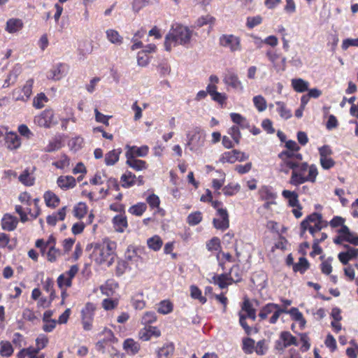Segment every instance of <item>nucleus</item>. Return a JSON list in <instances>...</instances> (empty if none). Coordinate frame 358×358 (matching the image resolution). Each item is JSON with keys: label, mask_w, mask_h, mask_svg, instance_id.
Masks as SVG:
<instances>
[{"label": "nucleus", "mask_w": 358, "mask_h": 358, "mask_svg": "<svg viewBox=\"0 0 358 358\" xmlns=\"http://www.w3.org/2000/svg\"><path fill=\"white\" fill-rule=\"evenodd\" d=\"M147 244L149 248L154 251H158L161 249L163 242L162 238L159 236H154L147 241Z\"/></svg>", "instance_id": "42"}, {"label": "nucleus", "mask_w": 358, "mask_h": 358, "mask_svg": "<svg viewBox=\"0 0 358 358\" xmlns=\"http://www.w3.org/2000/svg\"><path fill=\"white\" fill-rule=\"evenodd\" d=\"M231 120L239 127L244 129L249 127V123L246 118L239 113H231L230 114Z\"/></svg>", "instance_id": "38"}, {"label": "nucleus", "mask_w": 358, "mask_h": 358, "mask_svg": "<svg viewBox=\"0 0 358 358\" xmlns=\"http://www.w3.org/2000/svg\"><path fill=\"white\" fill-rule=\"evenodd\" d=\"M147 206L144 203H138L136 205L131 206L128 211L131 215L141 216L146 210Z\"/></svg>", "instance_id": "47"}, {"label": "nucleus", "mask_w": 358, "mask_h": 358, "mask_svg": "<svg viewBox=\"0 0 358 358\" xmlns=\"http://www.w3.org/2000/svg\"><path fill=\"white\" fill-rule=\"evenodd\" d=\"M187 145L192 151H196L203 146L206 135L203 130L195 128L187 134Z\"/></svg>", "instance_id": "6"}, {"label": "nucleus", "mask_w": 358, "mask_h": 358, "mask_svg": "<svg viewBox=\"0 0 358 358\" xmlns=\"http://www.w3.org/2000/svg\"><path fill=\"white\" fill-rule=\"evenodd\" d=\"M240 190V185L238 184H229L222 189L223 193L226 196H232Z\"/></svg>", "instance_id": "58"}, {"label": "nucleus", "mask_w": 358, "mask_h": 358, "mask_svg": "<svg viewBox=\"0 0 358 358\" xmlns=\"http://www.w3.org/2000/svg\"><path fill=\"white\" fill-rule=\"evenodd\" d=\"M150 62V57L148 55L145 54V52H138L137 54V64L139 66L145 67Z\"/></svg>", "instance_id": "60"}, {"label": "nucleus", "mask_w": 358, "mask_h": 358, "mask_svg": "<svg viewBox=\"0 0 358 358\" xmlns=\"http://www.w3.org/2000/svg\"><path fill=\"white\" fill-rule=\"evenodd\" d=\"M157 316L155 312L148 311L144 313L141 319V323L143 324H148L155 322Z\"/></svg>", "instance_id": "63"}, {"label": "nucleus", "mask_w": 358, "mask_h": 358, "mask_svg": "<svg viewBox=\"0 0 358 358\" xmlns=\"http://www.w3.org/2000/svg\"><path fill=\"white\" fill-rule=\"evenodd\" d=\"M57 285L61 289H66L70 287L72 285V281L67 277L66 275L61 274L57 278Z\"/></svg>", "instance_id": "56"}, {"label": "nucleus", "mask_w": 358, "mask_h": 358, "mask_svg": "<svg viewBox=\"0 0 358 358\" xmlns=\"http://www.w3.org/2000/svg\"><path fill=\"white\" fill-rule=\"evenodd\" d=\"M17 218L10 214H6L1 220L3 229L8 231H13L17 227Z\"/></svg>", "instance_id": "19"}, {"label": "nucleus", "mask_w": 358, "mask_h": 358, "mask_svg": "<svg viewBox=\"0 0 358 358\" xmlns=\"http://www.w3.org/2000/svg\"><path fill=\"white\" fill-rule=\"evenodd\" d=\"M213 282L218 285L220 288H225L227 286V280H229L228 274H221L219 275H214L213 278Z\"/></svg>", "instance_id": "54"}, {"label": "nucleus", "mask_w": 358, "mask_h": 358, "mask_svg": "<svg viewBox=\"0 0 358 358\" xmlns=\"http://www.w3.org/2000/svg\"><path fill=\"white\" fill-rule=\"evenodd\" d=\"M292 169V175L289 179V183L294 186H299L306 182H314L318 175L316 166L312 164L309 166L307 162L294 163L289 167Z\"/></svg>", "instance_id": "1"}, {"label": "nucleus", "mask_w": 358, "mask_h": 358, "mask_svg": "<svg viewBox=\"0 0 358 358\" xmlns=\"http://www.w3.org/2000/svg\"><path fill=\"white\" fill-rule=\"evenodd\" d=\"M285 313L289 314L294 320L299 322L300 327L301 328H303L305 327L306 321L304 319L302 313L298 310V308H292L289 310H287Z\"/></svg>", "instance_id": "36"}, {"label": "nucleus", "mask_w": 358, "mask_h": 358, "mask_svg": "<svg viewBox=\"0 0 358 358\" xmlns=\"http://www.w3.org/2000/svg\"><path fill=\"white\" fill-rule=\"evenodd\" d=\"M241 310L245 312L246 317H248L253 321L255 320L257 316H256V310L252 307V303H250V300L248 299H245L243 303Z\"/></svg>", "instance_id": "33"}, {"label": "nucleus", "mask_w": 358, "mask_h": 358, "mask_svg": "<svg viewBox=\"0 0 358 358\" xmlns=\"http://www.w3.org/2000/svg\"><path fill=\"white\" fill-rule=\"evenodd\" d=\"M217 217L213 220V226L217 229L224 231L229 227V214L227 209H220L216 213Z\"/></svg>", "instance_id": "12"}, {"label": "nucleus", "mask_w": 358, "mask_h": 358, "mask_svg": "<svg viewBox=\"0 0 358 358\" xmlns=\"http://www.w3.org/2000/svg\"><path fill=\"white\" fill-rule=\"evenodd\" d=\"M61 251L59 249H56L55 247L51 245V247L48 248V251L47 252V259L49 262H54L57 260V257L61 256Z\"/></svg>", "instance_id": "57"}, {"label": "nucleus", "mask_w": 358, "mask_h": 358, "mask_svg": "<svg viewBox=\"0 0 358 358\" xmlns=\"http://www.w3.org/2000/svg\"><path fill=\"white\" fill-rule=\"evenodd\" d=\"M282 195L288 201L290 206L295 207L300 205L296 192L285 189L282 191Z\"/></svg>", "instance_id": "35"}, {"label": "nucleus", "mask_w": 358, "mask_h": 358, "mask_svg": "<svg viewBox=\"0 0 358 358\" xmlns=\"http://www.w3.org/2000/svg\"><path fill=\"white\" fill-rule=\"evenodd\" d=\"M84 144V139L80 136L72 138L69 142V147L74 152L80 150Z\"/></svg>", "instance_id": "43"}, {"label": "nucleus", "mask_w": 358, "mask_h": 358, "mask_svg": "<svg viewBox=\"0 0 358 358\" xmlns=\"http://www.w3.org/2000/svg\"><path fill=\"white\" fill-rule=\"evenodd\" d=\"M87 207L85 203H78L73 208V215L78 219L83 218L87 213Z\"/></svg>", "instance_id": "48"}, {"label": "nucleus", "mask_w": 358, "mask_h": 358, "mask_svg": "<svg viewBox=\"0 0 358 358\" xmlns=\"http://www.w3.org/2000/svg\"><path fill=\"white\" fill-rule=\"evenodd\" d=\"M43 199L45 205L48 207L55 208L59 206L60 199L52 191H46L43 194Z\"/></svg>", "instance_id": "22"}, {"label": "nucleus", "mask_w": 358, "mask_h": 358, "mask_svg": "<svg viewBox=\"0 0 358 358\" xmlns=\"http://www.w3.org/2000/svg\"><path fill=\"white\" fill-rule=\"evenodd\" d=\"M141 249L129 246L125 253V258L127 261L131 262L132 264H135L136 266H138L140 263H143V259L141 257Z\"/></svg>", "instance_id": "17"}, {"label": "nucleus", "mask_w": 358, "mask_h": 358, "mask_svg": "<svg viewBox=\"0 0 358 358\" xmlns=\"http://www.w3.org/2000/svg\"><path fill=\"white\" fill-rule=\"evenodd\" d=\"M202 214L200 211L190 213L187 217V222L190 226H195L202 221Z\"/></svg>", "instance_id": "46"}, {"label": "nucleus", "mask_w": 358, "mask_h": 358, "mask_svg": "<svg viewBox=\"0 0 358 358\" xmlns=\"http://www.w3.org/2000/svg\"><path fill=\"white\" fill-rule=\"evenodd\" d=\"M158 313L166 315L173 311V304L171 301L164 300L161 301L157 308Z\"/></svg>", "instance_id": "45"}, {"label": "nucleus", "mask_w": 358, "mask_h": 358, "mask_svg": "<svg viewBox=\"0 0 358 358\" xmlns=\"http://www.w3.org/2000/svg\"><path fill=\"white\" fill-rule=\"evenodd\" d=\"M122 153L121 149H114L105 155V164L107 166H113L118 162L120 155Z\"/></svg>", "instance_id": "28"}, {"label": "nucleus", "mask_w": 358, "mask_h": 358, "mask_svg": "<svg viewBox=\"0 0 358 358\" xmlns=\"http://www.w3.org/2000/svg\"><path fill=\"white\" fill-rule=\"evenodd\" d=\"M190 292L192 298L198 299L203 304L206 302V297L201 295V291L196 286L192 285L190 287Z\"/></svg>", "instance_id": "55"}, {"label": "nucleus", "mask_w": 358, "mask_h": 358, "mask_svg": "<svg viewBox=\"0 0 358 358\" xmlns=\"http://www.w3.org/2000/svg\"><path fill=\"white\" fill-rule=\"evenodd\" d=\"M275 104L277 106V110L282 118L287 120L292 117L291 110L287 108L284 102L277 101Z\"/></svg>", "instance_id": "41"}, {"label": "nucleus", "mask_w": 358, "mask_h": 358, "mask_svg": "<svg viewBox=\"0 0 358 358\" xmlns=\"http://www.w3.org/2000/svg\"><path fill=\"white\" fill-rule=\"evenodd\" d=\"M268 350V345L265 340L258 341L255 347V351L259 355H264Z\"/></svg>", "instance_id": "64"}, {"label": "nucleus", "mask_w": 358, "mask_h": 358, "mask_svg": "<svg viewBox=\"0 0 358 358\" xmlns=\"http://www.w3.org/2000/svg\"><path fill=\"white\" fill-rule=\"evenodd\" d=\"M260 199L263 201L275 200L277 197L276 193H275L272 188L268 186H263L259 190Z\"/></svg>", "instance_id": "30"}, {"label": "nucleus", "mask_w": 358, "mask_h": 358, "mask_svg": "<svg viewBox=\"0 0 358 358\" xmlns=\"http://www.w3.org/2000/svg\"><path fill=\"white\" fill-rule=\"evenodd\" d=\"M127 152L125 153L126 158L131 157V158L143 157H145L149 152V148L148 145H143L141 147L137 146H129L127 145Z\"/></svg>", "instance_id": "14"}, {"label": "nucleus", "mask_w": 358, "mask_h": 358, "mask_svg": "<svg viewBox=\"0 0 358 358\" xmlns=\"http://www.w3.org/2000/svg\"><path fill=\"white\" fill-rule=\"evenodd\" d=\"M93 248L91 255L94 260L99 264L108 262V264H112L114 252L116 248V243L108 239H104L101 242L91 243L87 248Z\"/></svg>", "instance_id": "3"}, {"label": "nucleus", "mask_w": 358, "mask_h": 358, "mask_svg": "<svg viewBox=\"0 0 358 358\" xmlns=\"http://www.w3.org/2000/svg\"><path fill=\"white\" fill-rule=\"evenodd\" d=\"M309 267V263L305 257H300L299 262L293 265V270L295 272L303 273Z\"/></svg>", "instance_id": "44"}, {"label": "nucleus", "mask_w": 358, "mask_h": 358, "mask_svg": "<svg viewBox=\"0 0 358 358\" xmlns=\"http://www.w3.org/2000/svg\"><path fill=\"white\" fill-rule=\"evenodd\" d=\"M255 341L248 338L243 341V350L246 353H252L255 350Z\"/></svg>", "instance_id": "62"}, {"label": "nucleus", "mask_w": 358, "mask_h": 358, "mask_svg": "<svg viewBox=\"0 0 358 358\" xmlns=\"http://www.w3.org/2000/svg\"><path fill=\"white\" fill-rule=\"evenodd\" d=\"M113 222L115 230L118 232H123L127 227V217L122 214L115 216Z\"/></svg>", "instance_id": "29"}, {"label": "nucleus", "mask_w": 358, "mask_h": 358, "mask_svg": "<svg viewBox=\"0 0 358 358\" xmlns=\"http://www.w3.org/2000/svg\"><path fill=\"white\" fill-rule=\"evenodd\" d=\"M223 82L226 85L231 87L236 91L242 92L243 90V86L238 75L234 72L228 71L224 77Z\"/></svg>", "instance_id": "13"}, {"label": "nucleus", "mask_w": 358, "mask_h": 358, "mask_svg": "<svg viewBox=\"0 0 358 358\" xmlns=\"http://www.w3.org/2000/svg\"><path fill=\"white\" fill-rule=\"evenodd\" d=\"M64 146L63 139L61 136H57L50 140L44 148L45 152H53L59 150Z\"/></svg>", "instance_id": "20"}, {"label": "nucleus", "mask_w": 358, "mask_h": 358, "mask_svg": "<svg viewBox=\"0 0 358 358\" xmlns=\"http://www.w3.org/2000/svg\"><path fill=\"white\" fill-rule=\"evenodd\" d=\"M13 348L9 341L0 342V355L2 357H9L13 353Z\"/></svg>", "instance_id": "40"}, {"label": "nucleus", "mask_w": 358, "mask_h": 358, "mask_svg": "<svg viewBox=\"0 0 358 358\" xmlns=\"http://www.w3.org/2000/svg\"><path fill=\"white\" fill-rule=\"evenodd\" d=\"M298 151L287 150L281 152L278 157L281 159L283 164H285L287 167L291 166H293L294 163L302 161V155L297 152Z\"/></svg>", "instance_id": "11"}, {"label": "nucleus", "mask_w": 358, "mask_h": 358, "mask_svg": "<svg viewBox=\"0 0 358 358\" xmlns=\"http://www.w3.org/2000/svg\"><path fill=\"white\" fill-rule=\"evenodd\" d=\"M6 147L10 150L18 149L21 146V138L13 131L7 132L5 137Z\"/></svg>", "instance_id": "16"}, {"label": "nucleus", "mask_w": 358, "mask_h": 358, "mask_svg": "<svg viewBox=\"0 0 358 358\" xmlns=\"http://www.w3.org/2000/svg\"><path fill=\"white\" fill-rule=\"evenodd\" d=\"M292 86L297 92H304L308 90L309 83L302 78H294L292 80Z\"/></svg>", "instance_id": "34"}, {"label": "nucleus", "mask_w": 358, "mask_h": 358, "mask_svg": "<svg viewBox=\"0 0 358 358\" xmlns=\"http://www.w3.org/2000/svg\"><path fill=\"white\" fill-rule=\"evenodd\" d=\"M122 186L129 188L136 184V176L131 171H126L120 178Z\"/></svg>", "instance_id": "27"}, {"label": "nucleus", "mask_w": 358, "mask_h": 358, "mask_svg": "<svg viewBox=\"0 0 358 358\" xmlns=\"http://www.w3.org/2000/svg\"><path fill=\"white\" fill-rule=\"evenodd\" d=\"M253 103L259 112L264 111L266 109V101L261 95L254 96Z\"/></svg>", "instance_id": "52"}, {"label": "nucleus", "mask_w": 358, "mask_h": 358, "mask_svg": "<svg viewBox=\"0 0 358 358\" xmlns=\"http://www.w3.org/2000/svg\"><path fill=\"white\" fill-rule=\"evenodd\" d=\"M34 122L41 127L49 128L57 122L55 121L54 112L50 109L43 110L34 118Z\"/></svg>", "instance_id": "10"}, {"label": "nucleus", "mask_w": 358, "mask_h": 358, "mask_svg": "<svg viewBox=\"0 0 358 358\" xmlns=\"http://www.w3.org/2000/svg\"><path fill=\"white\" fill-rule=\"evenodd\" d=\"M140 344L132 338H127L123 343V349L130 355H136L140 350Z\"/></svg>", "instance_id": "23"}, {"label": "nucleus", "mask_w": 358, "mask_h": 358, "mask_svg": "<svg viewBox=\"0 0 358 358\" xmlns=\"http://www.w3.org/2000/svg\"><path fill=\"white\" fill-rule=\"evenodd\" d=\"M95 310V307L94 304L91 303H87L85 308L82 310L81 314H82V318L84 317H90L93 318L94 316V311Z\"/></svg>", "instance_id": "59"}, {"label": "nucleus", "mask_w": 358, "mask_h": 358, "mask_svg": "<svg viewBox=\"0 0 358 358\" xmlns=\"http://www.w3.org/2000/svg\"><path fill=\"white\" fill-rule=\"evenodd\" d=\"M99 335L103 336V338L96 343V349L97 351L104 354L106 346L117 343V339L113 332L106 327L103 329Z\"/></svg>", "instance_id": "7"}, {"label": "nucleus", "mask_w": 358, "mask_h": 358, "mask_svg": "<svg viewBox=\"0 0 358 358\" xmlns=\"http://www.w3.org/2000/svg\"><path fill=\"white\" fill-rule=\"evenodd\" d=\"M126 164L136 171L145 170L148 168V164L145 161L131 158V157L127 158Z\"/></svg>", "instance_id": "24"}, {"label": "nucleus", "mask_w": 358, "mask_h": 358, "mask_svg": "<svg viewBox=\"0 0 358 358\" xmlns=\"http://www.w3.org/2000/svg\"><path fill=\"white\" fill-rule=\"evenodd\" d=\"M66 70V68L64 64H59L50 71V78L54 80H59L64 76Z\"/></svg>", "instance_id": "31"}, {"label": "nucleus", "mask_w": 358, "mask_h": 358, "mask_svg": "<svg viewBox=\"0 0 358 358\" xmlns=\"http://www.w3.org/2000/svg\"><path fill=\"white\" fill-rule=\"evenodd\" d=\"M161 336V331L156 327L148 326L143 328L138 333L140 339L148 341L152 338H158Z\"/></svg>", "instance_id": "15"}, {"label": "nucleus", "mask_w": 358, "mask_h": 358, "mask_svg": "<svg viewBox=\"0 0 358 358\" xmlns=\"http://www.w3.org/2000/svg\"><path fill=\"white\" fill-rule=\"evenodd\" d=\"M173 343H166L157 351V358H171L174 352Z\"/></svg>", "instance_id": "25"}, {"label": "nucleus", "mask_w": 358, "mask_h": 358, "mask_svg": "<svg viewBox=\"0 0 358 358\" xmlns=\"http://www.w3.org/2000/svg\"><path fill=\"white\" fill-rule=\"evenodd\" d=\"M57 184L63 190L73 188L76 185V179L71 176H61L57 178Z\"/></svg>", "instance_id": "18"}, {"label": "nucleus", "mask_w": 358, "mask_h": 358, "mask_svg": "<svg viewBox=\"0 0 358 358\" xmlns=\"http://www.w3.org/2000/svg\"><path fill=\"white\" fill-rule=\"evenodd\" d=\"M71 159L69 156L64 153L59 155V159L52 163V165L58 169H64L70 166Z\"/></svg>", "instance_id": "37"}, {"label": "nucleus", "mask_w": 358, "mask_h": 358, "mask_svg": "<svg viewBox=\"0 0 358 358\" xmlns=\"http://www.w3.org/2000/svg\"><path fill=\"white\" fill-rule=\"evenodd\" d=\"M327 224L323 221L322 216L320 213H313L306 217L301 223V236H303L306 230L315 236V233L320 231Z\"/></svg>", "instance_id": "4"}, {"label": "nucleus", "mask_w": 358, "mask_h": 358, "mask_svg": "<svg viewBox=\"0 0 358 358\" xmlns=\"http://www.w3.org/2000/svg\"><path fill=\"white\" fill-rule=\"evenodd\" d=\"M228 134L231 136L233 140L236 144L240 143L241 138V133L240 131V127L237 125L232 126L228 131Z\"/></svg>", "instance_id": "53"}, {"label": "nucleus", "mask_w": 358, "mask_h": 358, "mask_svg": "<svg viewBox=\"0 0 358 358\" xmlns=\"http://www.w3.org/2000/svg\"><path fill=\"white\" fill-rule=\"evenodd\" d=\"M34 80L32 78L27 80L22 88H16L13 91L12 97L15 101H27L32 93Z\"/></svg>", "instance_id": "9"}, {"label": "nucleus", "mask_w": 358, "mask_h": 358, "mask_svg": "<svg viewBox=\"0 0 358 358\" xmlns=\"http://www.w3.org/2000/svg\"><path fill=\"white\" fill-rule=\"evenodd\" d=\"M23 27L21 20L12 18L7 21L6 30L9 33H15L20 31Z\"/></svg>", "instance_id": "32"}, {"label": "nucleus", "mask_w": 358, "mask_h": 358, "mask_svg": "<svg viewBox=\"0 0 358 358\" xmlns=\"http://www.w3.org/2000/svg\"><path fill=\"white\" fill-rule=\"evenodd\" d=\"M48 99L45 94L44 93H40L34 99L33 106L36 108L40 109L44 106L45 103L48 102Z\"/></svg>", "instance_id": "51"}, {"label": "nucleus", "mask_w": 358, "mask_h": 358, "mask_svg": "<svg viewBox=\"0 0 358 358\" xmlns=\"http://www.w3.org/2000/svg\"><path fill=\"white\" fill-rule=\"evenodd\" d=\"M215 21V18L210 15H203L199 17L195 22V27H201L204 25L209 24L211 27Z\"/></svg>", "instance_id": "39"}, {"label": "nucleus", "mask_w": 358, "mask_h": 358, "mask_svg": "<svg viewBox=\"0 0 358 358\" xmlns=\"http://www.w3.org/2000/svg\"><path fill=\"white\" fill-rule=\"evenodd\" d=\"M221 46L229 48L231 52L241 50V39L233 34H223L219 38Z\"/></svg>", "instance_id": "8"}, {"label": "nucleus", "mask_w": 358, "mask_h": 358, "mask_svg": "<svg viewBox=\"0 0 358 358\" xmlns=\"http://www.w3.org/2000/svg\"><path fill=\"white\" fill-rule=\"evenodd\" d=\"M235 152H236V150H233L231 151L224 152L222 155V156L220 159V161L222 163H230V164L235 163L236 162Z\"/></svg>", "instance_id": "61"}, {"label": "nucleus", "mask_w": 358, "mask_h": 358, "mask_svg": "<svg viewBox=\"0 0 358 358\" xmlns=\"http://www.w3.org/2000/svg\"><path fill=\"white\" fill-rule=\"evenodd\" d=\"M192 34L193 31L187 27L181 24L176 25L165 37V50L170 51L172 47L178 45H188L190 43Z\"/></svg>", "instance_id": "2"}, {"label": "nucleus", "mask_w": 358, "mask_h": 358, "mask_svg": "<svg viewBox=\"0 0 358 358\" xmlns=\"http://www.w3.org/2000/svg\"><path fill=\"white\" fill-rule=\"evenodd\" d=\"M280 338L284 342L285 347H287L291 345H297L296 338L288 331L282 332Z\"/></svg>", "instance_id": "49"}, {"label": "nucleus", "mask_w": 358, "mask_h": 358, "mask_svg": "<svg viewBox=\"0 0 358 358\" xmlns=\"http://www.w3.org/2000/svg\"><path fill=\"white\" fill-rule=\"evenodd\" d=\"M19 180L26 186H31L34 183V178L30 176L27 169H25L19 176Z\"/></svg>", "instance_id": "50"}, {"label": "nucleus", "mask_w": 358, "mask_h": 358, "mask_svg": "<svg viewBox=\"0 0 358 358\" xmlns=\"http://www.w3.org/2000/svg\"><path fill=\"white\" fill-rule=\"evenodd\" d=\"M337 232L344 234L345 241L358 245V235L351 232L347 226H343L338 229Z\"/></svg>", "instance_id": "21"}, {"label": "nucleus", "mask_w": 358, "mask_h": 358, "mask_svg": "<svg viewBox=\"0 0 358 358\" xmlns=\"http://www.w3.org/2000/svg\"><path fill=\"white\" fill-rule=\"evenodd\" d=\"M106 35L107 39L113 44L120 45L123 43V37L115 29H107L106 31Z\"/></svg>", "instance_id": "26"}, {"label": "nucleus", "mask_w": 358, "mask_h": 358, "mask_svg": "<svg viewBox=\"0 0 358 358\" xmlns=\"http://www.w3.org/2000/svg\"><path fill=\"white\" fill-rule=\"evenodd\" d=\"M285 312V308H282L280 305L268 303L260 309L258 317L262 321L266 320L269 324H274L278 322L280 315Z\"/></svg>", "instance_id": "5"}]
</instances>
